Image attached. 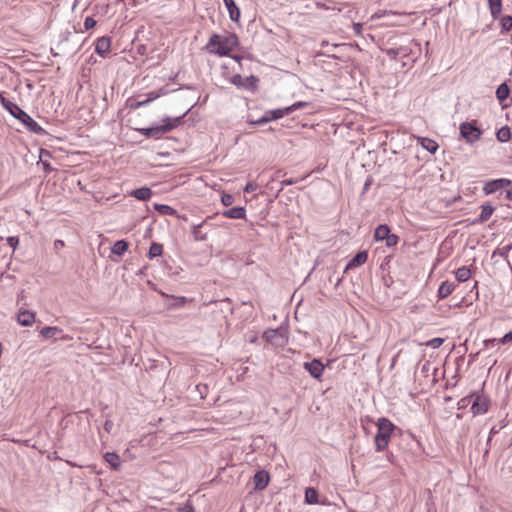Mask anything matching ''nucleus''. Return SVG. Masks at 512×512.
Wrapping results in <instances>:
<instances>
[{
    "label": "nucleus",
    "instance_id": "obj_54",
    "mask_svg": "<svg viewBox=\"0 0 512 512\" xmlns=\"http://www.w3.org/2000/svg\"><path fill=\"white\" fill-rule=\"evenodd\" d=\"M42 163H43V166H44V169H45L46 172H49V171L52 170V168H51V166H50V164L48 162H44L43 161Z\"/></svg>",
    "mask_w": 512,
    "mask_h": 512
},
{
    "label": "nucleus",
    "instance_id": "obj_25",
    "mask_svg": "<svg viewBox=\"0 0 512 512\" xmlns=\"http://www.w3.org/2000/svg\"><path fill=\"white\" fill-rule=\"evenodd\" d=\"M489 9L494 19H497L502 12V0H488Z\"/></svg>",
    "mask_w": 512,
    "mask_h": 512
},
{
    "label": "nucleus",
    "instance_id": "obj_42",
    "mask_svg": "<svg viewBox=\"0 0 512 512\" xmlns=\"http://www.w3.org/2000/svg\"><path fill=\"white\" fill-rule=\"evenodd\" d=\"M498 343L500 344H508L512 343V330L506 333L503 337L498 339Z\"/></svg>",
    "mask_w": 512,
    "mask_h": 512
},
{
    "label": "nucleus",
    "instance_id": "obj_4",
    "mask_svg": "<svg viewBox=\"0 0 512 512\" xmlns=\"http://www.w3.org/2000/svg\"><path fill=\"white\" fill-rule=\"evenodd\" d=\"M398 428L387 418L382 417L377 422V433L374 437V443L377 451H383L390 440L391 434Z\"/></svg>",
    "mask_w": 512,
    "mask_h": 512
},
{
    "label": "nucleus",
    "instance_id": "obj_20",
    "mask_svg": "<svg viewBox=\"0 0 512 512\" xmlns=\"http://www.w3.org/2000/svg\"><path fill=\"white\" fill-rule=\"evenodd\" d=\"M131 195L138 200L146 201L151 198L152 191L148 187H141V188H137V189L133 190L131 192Z\"/></svg>",
    "mask_w": 512,
    "mask_h": 512
},
{
    "label": "nucleus",
    "instance_id": "obj_39",
    "mask_svg": "<svg viewBox=\"0 0 512 512\" xmlns=\"http://www.w3.org/2000/svg\"><path fill=\"white\" fill-rule=\"evenodd\" d=\"M390 15L394 16V15H396V13L393 12V11L380 10V11L375 12L373 14L372 19H376V18L379 19V18H382L384 16H390Z\"/></svg>",
    "mask_w": 512,
    "mask_h": 512
},
{
    "label": "nucleus",
    "instance_id": "obj_33",
    "mask_svg": "<svg viewBox=\"0 0 512 512\" xmlns=\"http://www.w3.org/2000/svg\"><path fill=\"white\" fill-rule=\"evenodd\" d=\"M159 97V94L156 93V92H150L146 99L144 100H141V101H138L135 105H133L135 108H139V107H142V106H145L147 104H149L150 102H152L153 100H155L156 98Z\"/></svg>",
    "mask_w": 512,
    "mask_h": 512
},
{
    "label": "nucleus",
    "instance_id": "obj_38",
    "mask_svg": "<svg viewBox=\"0 0 512 512\" xmlns=\"http://www.w3.org/2000/svg\"><path fill=\"white\" fill-rule=\"evenodd\" d=\"M397 48H398L399 56H401V57H407L412 53V49L409 46L402 45Z\"/></svg>",
    "mask_w": 512,
    "mask_h": 512
},
{
    "label": "nucleus",
    "instance_id": "obj_47",
    "mask_svg": "<svg viewBox=\"0 0 512 512\" xmlns=\"http://www.w3.org/2000/svg\"><path fill=\"white\" fill-rule=\"evenodd\" d=\"M6 241H7L8 245L10 247H12L13 249H15L17 247V245L19 244V238L16 236L7 237Z\"/></svg>",
    "mask_w": 512,
    "mask_h": 512
},
{
    "label": "nucleus",
    "instance_id": "obj_37",
    "mask_svg": "<svg viewBox=\"0 0 512 512\" xmlns=\"http://www.w3.org/2000/svg\"><path fill=\"white\" fill-rule=\"evenodd\" d=\"M444 342L443 338H433L425 343L426 346L432 347V348H438L440 347Z\"/></svg>",
    "mask_w": 512,
    "mask_h": 512
},
{
    "label": "nucleus",
    "instance_id": "obj_48",
    "mask_svg": "<svg viewBox=\"0 0 512 512\" xmlns=\"http://www.w3.org/2000/svg\"><path fill=\"white\" fill-rule=\"evenodd\" d=\"M113 428H114V423H113V421H112V420L107 419V420L105 421V423H104V430H105L107 433H109V434H110V433L112 432Z\"/></svg>",
    "mask_w": 512,
    "mask_h": 512
},
{
    "label": "nucleus",
    "instance_id": "obj_53",
    "mask_svg": "<svg viewBox=\"0 0 512 512\" xmlns=\"http://www.w3.org/2000/svg\"><path fill=\"white\" fill-rule=\"evenodd\" d=\"M498 432H499V430H498L495 426H493V427L491 428V430H490V435H489V437H488V439H487V444H489V443H490L492 436H493V435H495V434H497Z\"/></svg>",
    "mask_w": 512,
    "mask_h": 512
},
{
    "label": "nucleus",
    "instance_id": "obj_61",
    "mask_svg": "<svg viewBox=\"0 0 512 512\" xmlns=\"http://www.w3.org/2000/svg\"><path fill=\"white\" fill-rule=\"evenodd\" d=\"M56 243H58V245H64L63 241L60 240L56 241Z\"/></svg>",
    "mask_w": 512,
    "mask_h": 512
},
{
    "label": "nucleus",
    "instance_id": "obj_60",
    "mask_svg": "<svg viewBox=\"0 0 512 512\" xmlns=\"http://www.w3.org/2000/svg\"><path fill=\"white\" fill-rule=\"evenodd\" d=\"M321 46H328V42L327 41H322Z\"/></svg>",
    "mask_w": 512,
    "mask_h": 512
},
{
    "label": "nucleus",
    "instance_id": "obj_51",
    "mask_svg": "<svg viewBox=\"0 0 512 512\" xmlns=\"http://www.w3.org/2000/svg\"><path fill=\"white\" fill-rule=\"evenodd\" d=\"M197 390L199 391L200 395H201V398H204L205 397V393L207 392L208 390V387L207 385H202V384H199L196 386Z\"/></svg>",
    "mask_w": 512,
    "mask_h": 512
},
{
    "label": "nucleus",
    "instance_id": "obj_22",
    "mask_svg": "<svg viewBox=\"0 0 512 512\" xmlns=\"http://www.w3.org/2000/svg\"><path fill=\"white\" fill-rule=\"evenodd\" d=\"M265 116L268 117L269 122L273 120H278L285 115L289 114V109L286 108H279L274 110H267L265 113Z\"/></svg>",
    "mask_w": 512,
    "mask_h": 512
},
{
    "label": "nucleus",
    "instance_id": "obj_56",
    "mask_svg": "<svg viewBox=\"0 0 512 512\" xmlns=\"http://www.w3.org/2000/svg\"><path fill=\"white\" fill-rule=\"evenodd\" d=\"M511 246H506L502 249V252L500 253L502 256L505 255L509 250H510Z\"/></svg>",
    "mask_w": 512,
    "mask_h": 512
},
{
    "label": "nucleus",
    "instance_id": "obj_10",
    "mask_svg": "<svg viewBox=\"0 0 512 512\" xmlns=\"http://www.w3.org/2000/svg\"><path fill=\"white\" fill-rule=\"evenodd\" d=\"M304 368L310 373V375L316 379H320L323 374L324 365L318 359H313L311 362H305Z\"/></svg>",
    "mask_w": 512,
    "mask_h": 512
},
{
    "label": "nucleus",
    "instance_id": "obj_46",
    "mask_svg": "<svg viewBox=\"0 0 512 512\" xmlns=\"http://www.w3.org/2000/svg\"><path fill=\"white\" fill-rule=\"evenodd\" d=\"M96 21L92 17H86L84 20V28L89 30L96 25Z\"/></svg>",
    "mask_w": 512,
    "mask_h": 512
},
{
    "label": "nucleus",
    "instance_id": "obj_43",
    "mask_svg": "<svg viewBox=\"0 0 512 512\" xmlns=\"http://www.w3.org/2000/svg\"><path fill=\"white\" fill-rule=\"evenodd\" d=\"M385 53L387 54V56H389L390 59L392 60H396L397 57L399 56V53H398V48H389V49H386L385 50Z\"/></svg>",
    "mask_w": 512,
    "mask_h": 512
},
{
    "label": "nucleus",
    "instance_id": "obj_32",
    "mask_svg": "<svg viewBox=\"0 0 512 512\" xmlns=\"http://www.w3.org/2000/svg\"><path fill=\"white\" fill-rule=\"evenodd\" d=\"M162 252H163V246L161 244L152 243L149 248L148 257L150 259L158 257L162 254Z\"/></svg>",
    "mask_w": 512,
    "mask_h": 512
},
{
    "label": "nucleus",
    "instance_id": "obj_27",
    "mask_svg": "<svg viewBox=\"0 0 512 512\" xmlns=\"http://www.w3.org/2000/svg\"><path fill=\"white\" fill-rule=\"evenodd\" d=\"M455 276L458 282H465L471 277V270L462 266L455 271Z\"/></svg>",
    "mask_w": 512,
    "mask_h": 512
},
{
    "label": "nucleus",
    "instance_id": "obj_50",
    "mask_svg": "<svg viewBox=\"0 0 512 512\" xmlns=\"http://www.w3.org/2000/svg\"><path fill=\"white\" fill-rule=\"evenodd\" d=\"M257 189V185L252 183V182H248L244 188V192H247V193H250V192H253Z\"/></svg>",
    "mask_w": 512,
    "mask_h": 512
},
{
    "label": "nucleus",
    "instance_id": "obj_8",
    "mask_svg": "<svg viewBox=\"0 0 512 512\" xmlns=\"http://www.w3.org/2000/svg\"><path fill=\"white\" fill-rule=\"evenodd\" d=\"M258 78L250 75L248 77L242 78L240 75H235L232 78V83L235 84L238 87H243L247 90H255L258 86Z\"/></svg>",
    "mask_w": 512,
    "mask_h": 512
},
{
    "label": "nucleus",
    "instance_id": "obj_40",
    "mask_svg": "<svg viewBox=\"0 0 512 512\" xmlns=\"http://www.w3.org/2000/svg\"><path fill=\"white\" fill-rule=\"evenodd\" d=\"M221 202L224 206H230L234 202V197L231 194H223L221 197Z\"/></svg>",
    "mask_w": 512,
    "mask_h": 512
},
{
    "label": "nucleus",
    "instance_id": "obj_2",
    "mask_svg": "<svg viewBox=\"0 0 512 512\" xmlns=\"http://www.w3.org/2000/svg\"><path fill=\"white\" fill-rule=\"evenodd\" d=\"M238 44V37L234 33L226 36L212 34L206 45V49L209 53L227 56Z\"/></svg>",
    "mask_w": 512,
    "mask_h": 512
},
{
    "label": "nucleus",
    "instance_id": "obj_62",
    "mask_svg": "<svg viewBox=\"0 0 512 512\" xmlns=\"http://www.w3.org/2000/svg\"><path fill=\"white\" fill-rule=\"evenodd\" d=\"M479 354H480V351H477V352L474 354V357H477Z\"/></svg>",
    "mask_w": 512,
    "mask_h": 512
},
{
    "label": "nucleus",
    "instance_id": "obj_12",
    "mask_svg": "<svg viewBox=\"0 0 512 512\" xmlns=\"http://www.w3.org/2000/svg\"><path fill=\"white\" fill-rule=\"evenodd\" d=\"M269 480H270V477L266 471H264V470L257 471L253 477L254 489L255 490L265 489L269 483Z\"/></svg>",
    "mask_w": 512,
    "mask_h": 512
},
{
    "label": "nucleus",
    "instance_id": "obj_57",
    "mask_svg": "<svg viewBox=\"0 0 512 512\" xmlns=\"http://www.w3.org/2000/svg\"><path fill=\"white\" fill-rule=\"evenodd\" d=\"M429 362H426L423 366H422V371H428L429 370Z\"/></svg>",
    "mask_w": 512,
    "mask_h": 512
},
{
    "label": "nucleus",
    "instance_id": "obj_1",
    "mask_svg": "<svg viewBox=\"0 0 512 512\" xmlns=\"http://www.w3.org/2000/svg\"><path fill=\"white\" fill-rule=\"evenodd\" d=\"M3 107L17 120H19L26 129L37 135H46L47 132L43 129L33 118H31L24 110H22L16 103L1 97Z\"/></svg>",
    "mask_w": 512,
    "mask_h": 512
},
{
    "label": "nucleus",
    "instance_id": "obj_14",
    "mask_svg": "<svg viewBox=\"0 0 512 512\" xmlns=\"http://www.w3.org/2000/svg\"><path fill=\"white\" fill-rule=\"evenodd\" d=\"M111 47V38L108 36H102L97 39L95 44V52L104 57L107 53H109Z\"/></svg>",
    "mask_w": 512,
    "mask_h": 512
},
{
    "label": "nucleus",
    "instance_id": "obj_6",
    "mask_svg": "<svg viewBox=\"0 0 512 512\" xmlns=\"http://www.w3.org/2000/svg\"><path fill=\"white\" fill-rule=\"evenodd\" d=\"M459 130L460 136L469 144L477 142L483 134L475 122H463L460 124Z\"/></svg>",
    "mask_w": 512,
    "mask_h": 512
},
{
    "label": "nucleus",
    "instance_id": "obj_45",
    "mask_svg": "<svg viewBox=\"0 0 512 512\" xmlns=\"http://www.w3.org/2000/svg\"><path fill=\"white\" fill-rule=\"evenodd\" d=\"M305 106H307V103L300 101V102H296V103H294V104H292V105H290L288 107H285V108L289 109V113H291V112H293V111H295L297 109L303 108Z\"/></svg>",
    "mask_w": 512,
    "mask_h": 512
},
{
    "label": "nucleus",
    "instance_id": "obj_35",
    "mask_svg": "<svg viewBox=\"0 0 512 512\" xmlns=\"http://www.w3.org/2000/svg\"><path fill=\"white\" fill-rule=\"evenodd\" d=\"M384 241L386 242V246L387 247H394L397 245L398 241H399V237L396 235V234H392L390 233L385 239Z\"/></svg>",
    "mask_w": 512,
    "mask_h": 512
},
{
    "label": "nucleus",
    "instance_id": "obj_5",
    "mask_svg": "<svg viewBox=\"0 0 512 512\" xmlns=\"http://www.w3.org/2000/svg\"><path fill=\"white\" fill-rule=\"evenodd\" d=\"M263 339L275 348H283L289 342V325L283 323L276 329H267L263 333Z\"/></svg>",
    "mask_w": 512,
    "mask_h": 512
},
{
    "label": "nucleus",
    "instance_id": "obj_29",
    "mask_svg": "<svg viewBox=\"0 0 512 512\" xmlns=\"http://www.w3.org/2000/svg\"><path fill=\"white\" fill-rule=\"evenodd\" d=\"M154 208L157 212H159L162 215H169V216H175L177 215V211L166 204H155Z\"/></svg>",
    "mask_w": 512,
    "mask_h": 512
},
{
    "label": "nucleus",
    "instance_id": "obj_7",
    "mask_svg": "<svg viewBox=\"0 0 512 512\" xmlns=\"http://www.w3.org/2000/svg\"><path fill=\"white\" fill-rule=\"evenodd\" d=\"M469 398H472L474 397V400L472 402V406H471V412L473 413V415H481V414H485L488 409H489V406H490V400L487 396L481 394H472L470 396H468Z\"/></svg>",
    "mask_w": 512,
    "mask_h": 512
},
{
    "label": "nucleus",
    "instance_id": "obj_30",
    "mask_svg": "<svg viewBox=\"0 0 512 512\" xmlns=\"http://www.w3.org/2000/svg\"><path fill=\"white\" fill-rule=\"evenodd\" d=\"M305 501L308 504H317L318 503V492L316 489L309 487L305 490Z\"/></svg>",
    "mask_w": 512,
    "mask_h": 512
},
{
    "label": "nucleus",
    "instance_id": "obj_52",
    "mask_svg": "<svg viewBox=\"0 0 512 512\" xmlns=\"http://www.w3.org/2000/svg\"><path fill=\"white\" fill-rule=\"evenodd\" d=\"M298 181H299L298 179H293V178L285 179V180L281 181V185L283 188L284 186L296 184Z\"/></svg>",
    "mask_w": 512,
    "mask_h": 512
},
{
    "label": "nucleus",
    "instance_id": "obj_58",
    "mask_svg": "<svg viewBox=\"0 0 512 512\" xmlns=\"http://www.w3.org/2000/svg\"><path fill=\"white\" fill-rule=\"evenodd\" d=\"M22 326H30L33 322H19Z\"/></svg>",
    "mask_w": 512,
    "mask_h": 512
},
{
    "label": "nucleus",
    "instance_id": "obj_28",
    "mask_svg": "<svg viewBox=\"0 0 512 512\" xmlns=\"http://www.w3.org/2000/svg\"><path fill=\"white\" fill-rule=\"evenodd\" d=\"M510 88L506 83H502L496 90V96L500 102H503L509 97Z\"/></svg>",
    "mask_w": 512,
    "mask_h": 512
},
{
    "label": "nucleus",
    "instance_id": "obj_13",
    "mask_svg": "<svg viewBox=\"0 0 512 512\" xmlns=\"http://www.w3.org/2000/svg\"><path fill=\"white\" fill-rule=\"evenodd\" d=\"M494 207L489 203L485 202L481 205V213L479 216L473 220V224H483L492 216L494 212Z\"/></svg>",
    "mask_w": 512,
    "mask_h": 512
},
{
    "label": "nucleus",
    "instance_id": "obj_49",
    "mask_svg": "<svg viewBox=\"0 0 512 512\" xmlns=\"http://www.w3.org/2000/svg\"><path fill=\"white\" fill-rule=\"evenodd\" d=\"M483 343H484L485 348H489L490 346L494 347L495 345L499 344L498 339H496V338L486 339V340H484Z\"/></svg>",
    "mask_w": 512,
    "mask_h": 512
},
{
    "label": "nucleus",
    "instance_id": "obj_18",
    "mask_svg": "<svg viewBox=\"0 0 512 512\" xmlns=\"http://www.w3.org/2000/svg\"><path fill=\"white\" fill-rule=\"evenodd\" d=\"M223 2L229 12V17H230L231 21L237 22L240 18V9L236 5L235 1L234 0H223Z\"/></svg>",
    "mask_w": 512,
    "mask_h": 512
},
{
    "label": "nucleus",
    "instance_id": "obj_11",
    "mask_svg": "<svg viewBox=\"0 0 512 512\" xmlns=\"http://www.w3.org/2000/svg\"><path fill=\"white\" fill-rule=\"evenodd\" d=\"M40 335L45 339H66V335L58 327H44L40 330Z\"/></svg>",
    "mask_w": 512,
    "mask_h": 512
},
{
    "label": "nucleus",
    "instance_id": "obj_26",
    "mask_svg": "<svg viewBox=\"0 0 512 512\" xmlns=\"http://www.w3.org/2000/svg\"><path fill=\"white\" fill-rule=\"evenodd\" d=\"M104 458H105L106 462H108L110 464V466L114 470H118L119 469V467H120V457H119L118 454H116L114 452H107L104 455Z\"/></svg>",
    "mask_w": 512,
    "mask_h": 512
},
{
    "label": "nucleus",
    "instance_id": "obj_21",
    "mask_svg": "<svg viewBox=\"0 0 512 512\" xmlns=\"http://www.w3.org/2000/svg\"><path fill=\"white\" fill-rule=\"evenodd\" d=\"M391 233L390 227L387 224H380L374 231V239L376 241H384V239Z\"/></svg>",
    "mask_w": 512,
    "mask_h": 512
},
{
    "label": "nucleus",
    "instance_id": "obj_17",
    "mask_svg": "<svg viewBox=\"0 0 512 512\" xmlns=\"http://www.w3.org/2000/svg\"><path fill=\"white\" fill-rule=\"evenodd\" d=\"M207 225V220H204L200 224L192 226V236L195 241H206L207 232L203 231V228Z\"/></svg>",
    "mask_w": 512,
    "mask_h": 512
},
{
    "label": "nucleus",
    "instance_id": "obj_9",
    "mask_svg": "<svg viewBox=\"0 0 512 512\" xmlns=\"http://www.w3.org/2000/svg\"><path fill=\"white\" fill-rule=\"evenodd\" d=\"M511 183H512L511 180L505 179V178L491 180V181H488L484 185L483 191L487 195L488 194H493V193H495L498 190H501L503 188H506V187L510 186Z\"/></svg>",
    "mask_w": 512,
    "mask_h": 512
},
{
    "label": "nucleus",
    "instance_id": "obj_16",
    "mask_svg": "<svg viewBox=\"0 0 512 512\" xmlns=\"http://www.w3.org/2000/svg\"><path fill=\"white\" fill-rule=\"evenodd\" d=\"M222 215L229 219H244L246 217V210L244 207L237 206L224 210Z\"/></svg>",
    "mask_w": 512,
    "mask_h": 512
},
{
    "label": "nucleus",
    "instance_id": "obj_64",
    "mask_svg": "<svg viewBox=\"0 0 512 512\" xmlns=\"http://www.w3.org/2000/svg\"><path fill=\"white\" fill-rule=\"evenodd\" d=\"M479 354H480V351H477V352L474 354V357H477Z\"/></svg>",
    "mask_w": 512,
    "mask_h": 512
},
{
    "label": "nucleus",
    "instance_id": "obj_55",
    "mask_svg": "<svg viewBox=\"0 0 512 512\" xmlns=\"http://www.w3.org/2000/svg\"><path fill=\"white\" fill-rule=\"evenodd\" d=\"M506 198L508 200H512V187L508 190H506Z\"/></svg>",
    "mask_w": 512,
    "mask_h": 512
},
{
    "label": "nucleus",
    "instance_id": "obj_23",
    "mask_svg": "<svg viewBox=\"0 0 512 512\" xmlns=\"http://www.w3.org/2000/svg\"><path fill=\"white\" fill-rule=\"evenodd\" d=\"M418 140H419L421 146L425 150H427L428 152H430L432 154H434L437 151L438 147H439L437 142L432 140V139H430V138L419 137Z\"/></svg>",
    "mask_w": 512,
    "mask_h": 512
},
{
    "label": "nucleus",
    "instance_id": "obj_44",
    "mask_svg": "<svg viewBox=\"0 0 512 512\" xmlns=\"http://www.w3.org/2000/svg\"><path fill=\"white\" fill-rule=\"evenodd\" d=\"M172 300H173V302L169 304V306H171V307H179V306L184 305V303L186 302L185 297L172 298Z\"/></svg>",
    "mask_w": 512,
    "mask_h": 512
},
{
    "label": "nucleus",
    "instance_id": "obj_3",
    "mask_svg": "<svg viewBox=\"0 0 512 512\" xmlns=\"http://www.w3.org/2000/svg\"><path fill=\"white\" fill-rule=\"evenodd\" d=\"M189 112V109L186 110L182 115L177 117H166L163 119V124L161 125H153L151 127L141 128L139 129V132L147 137V138H153V139H159L162 135H164L167 132H170L174 128L178 127L182 123V119L186 116V114Z\"/></svg>",
    "mask_w": 512,
    "mask_h": 512
},
{
    "label": "nucleus",
    "instance_id": "obj_34",
    "mask_svg": "<svg viewBox=\"0 0 512 512\" xmlns=\"http://www.w3.org/2000/svg\"><path fill=\"white\" fill-rule=\"evenodd\" d=\"M501 27L504 32L512 29V16L506 15L501 19Z\"/></svg>",
    "mask_w": 512,
    "mask_h": 512
},
{
    "label": "nucleus",
    "instance_id": "obj_15",
    "mask_svg": "<svg viewBox=\"0 0 512 512\" xmlns=\"http://www.w3.org/2000/svg\"><path fill=\"white\" fill-rule=\"evenodd\" d=\"M368 259V252L365 250L359 251L356 255L347 263L345 270L354 269L363 265Z\"/></svg>",
    "mask_w": 512,
    "mask_h": 512
},
{
    "label": "nucleus",
    "instance_id": "obj_59",
    "mask_svg": "<svg viewBox=\"0 0 512 512\" xmlns=\"http://www.w3.org/2000/svg\"><path fill=\"white\" fill-rule=\"evenodd\" d=\"M233 59H234V60H236V61H238V62H240L241 57H240V56H233Z\"/></svg>",
    "mask_w": 512,
    "mask_h": 512
},
{
    "label": "nucleus",
    "instance_id": "obj_41",
    "mask_svg": "<svg viewBox=\"0 0 512 512\" xmlns=\"http://www.w3.org/2000/svg\"><path fill=\"white\" fill-rule=\"evenodd\" d=\"M269 122V119L268 117L265 116V114H263L262 117H260L259 119L257 120H250L249 121V124L250 125H254V126H259V125H263V124H266Z\"/></svg>",
    "mask_w": 512,
    "mask_h": 512
},
{
    "label": "nucleus",
    "instance_id": "obj_24",
    "mask_svg": "<svg viewBox=\"0 0 512 512\" xmlns=\"http://www.w3.org/2000/svg\"><path fill=\"white\" fill-rule=\"evenodd\" d=\"M129 247V243L126 240H118L114 243L111 252L115 255H123Z\"/></svg>",
    "mask_w": 512,
    "mask_h": 512
},
{
    "label": "nucleus",
    "instance_id": "obj_63",
    "mask_svg": "<svg viewBox=\"0 0 512 512\" xmlns=\"http://www.w3.org/2000/svg\"><path fill=\"white\" fill-rule=\"evenodd\" d=\"M479 354H480V351H477V352L474 354V357H477Z\"/></svg>",
    "mask_w": 512,
    "mask_h": 512
},
{
    "label": "nucleus",
    "instance_id": "obj_31",
    "mask_svg": "<svg viewBox=\"0 0 512 512\" xmlns=\"http://www.w3.org/2000/svg\"><path fill=\"white\" fill-rule=\"evenodd\" d=\"M497 140L500 142H507L511 138V130L508 126L501 127L496 133Z\"/></svg>",
    "mask_w": 512,
    "mask_h": 512
},
{
    "label": "nucleus",
    "instance_id": "obj_19",
    "mask_svg": "<svg viewBox=\"0 0 512 512\" xmlns=\"http://www.w3.org/2000/svg\"><path fill=\"white\" fill-rule=\"evenodd\" d=\"M456 285L454 282L444 281L441 283L438 289V297L446 298L448 297L455 289Z\"/></svg>",
    "mask_w": 512,
    "mask_h": 512
},
{
    "label": "nucleus",
    "instance_id": "obj_36",
    "mask_svg": "<svg viewBox=\"0 0 512 512\" xmlns=\"http://www.w3.org/2000/svg\"><path fill=\"white\" fill-rule=\"evenodd\" d=\"M34 313L28 310L20 311L17 315V320H34Z\"/></svg>",
    "mask_w": 512,
    "mask_h": 512
}]
</instances>
